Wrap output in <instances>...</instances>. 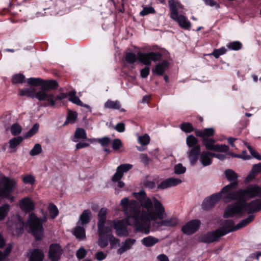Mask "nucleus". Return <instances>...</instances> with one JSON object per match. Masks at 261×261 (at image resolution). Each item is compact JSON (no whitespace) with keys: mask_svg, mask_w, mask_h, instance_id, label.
Instances as JSON below:
<instances>
[{"mask_svg":"<svg viewBox=\"0 0 261 261\" xmlns=\"http://www.w3.org/2000/svg\"><path fill=\"white\" fill-rule=\"evenodd\" d=\"M95 258L98 261H101L105 259L107 254L102 251H98L95 253Z\"/></svg>","mask_w":261,"mask_h":261,"instance_id":"nucleus-63","label":"nucleus"},{"mask_svg":"<svg viewBox=\"0 0 261 261\" xmlns=\"http://www.w3.org/2000/svg\"><path fill=\"white\" fill-rule=\"evenodd\" d=\"M138 57L133 53H125L124 59V61L128 64H133L136 62L137 60Z\"/></svg>","mask_w":261,"mask_h":261,"instance_id":"nucleus-34","label":"nucleus"},{"mask_svg":"<svg viewBox=\"0 0 261 261\" xmlns=\"http://www.w3.org/2000/svg\"><path fill=\"white\" fill-rule=\"evenodd\" d=\"M77 113L75 112L69 111L67 115L66 120L64 122L63 125H65L68 123H73L77 119Z\"/></svg>","mask_w":261,"mask_h":261,"instance_id":"nucleus-37","label":"nucleus"},{"mask_svg":"<svg viewBox=\"0 0 261 261\" xmlns=\"http://www.w3.org/2000/svg\"><path fill=\"white\" fill-rule=\"evenodd\" d=\"M199 161L203 166L210 165L212 163V152L203 151L200 153Z\"/></svg>","mask_w":261,"mask_h":261,"instance_id":"nucleus-23","label":"nucleus"},{"mask_svg":"<svg viewBox=\"0 0 261 261\" xmlns=\"http://www.w3.org/2000/svg\"><path fill=\"white\" fill-rule=\"evenodd\" d=\"M50 215L53 219L55 218L58 215V210L57 206L53 204H50L48 207Z\"/></svg>","mask_w":261,"mask_h":261,"instance_id":"nucleus-52","label":"nucleus"},{"mask_svg":"<svg viewBox=\"0 0 261 261\" xmlns=\"http://www.w3.org/2000/svg\"><path fill=\"white\" fill-rule=\"evenodd\" d=\"M58 86V82L55 80L42 81L41 88L49 91L50 90H54L57 88Z\"/></svg>","mask_w":261,"mask_h":261,"instance_id":"nucleus-26","label":"nucleus"},{"mask_svg":"<svg viewBox=\"0 0 261 261\" xmlns=\"http://www.w3.org/2000/svg\"><path fill=\"white\" fill-rule=\"evenodd\" d=\"M115 129L118 132L122 133L125 131V124L123 122H120L117 123L115 126Z\"/></svg>","mask_w":261,"mask_h":261,"instance_id":"nucleus-64","label":"nucleus"},{"mask_svg":"<svg viewBox=\"0 0 261 261\" xmlns=\"http://www.w3.org/2000/svg\"><path fill=\"white\" fill-rule=\"evenodd\" d=\"M87 251L84 248H80L77 250L76 255L79 259L83 258L86 255Z\"/></svg>","mask_w":261,"mask_h":261,"instance_id":"nucleus-62","label":"nucleus"},{"mask_svg":"<svg viewBox=\"0 0 261 261\" xmlns=\"http://www.w3.org/2000/svg\"><path fill=\"white\" fill-rule=\"evenodd\" d=\"M221 236H223V235L221 234V230L217 229L215 231L208 232L206 233L201 235L198 238V239L200 242L211 243L217 241Z\"/></svg>","mask_w":261,"mask_h":261,"instance_id":"nucleus-12","label":"nucleus"},{"mask_svg":"<svg viewBox=\"0 0 261 261\" xmlns=\"http://www.w3.org/2000/svg\"><path fill=\"white\" fill-rule=\"evenodd\" d=\"M13 84H22L25 82V76L22 74H15L12 79Z\"/></svg>","mask_w":261,"mask_h":261,"instance_id":"nucleus-42","label":"nucleus"},{"mask_svg":"<svg viewBox=\"0 0 261 261\" xmlns=\"http://www.w3.org/2000/svg\"><path fill=\"white\" fill-rule=\"evenodd\" d=\"M43 252L38 249L33 250L29 255V261H43Z\"/></svg>","mask_w":261,"mask_h":261,"instance_id":"nucleus-25","label":"nucleus"},{"mask_svg":"<svg viewBox=\"0 0 261 261\" xmlns=\"http://www.w3.org/2000/svg\"><path fill=\"white\" fill-rule=\"evenodd\" d=\"M181 182V180L176 178H169L158 186V189H165L169 187L175 186L180 184Z\"/></svg>","mask_w":261,"mask_h":261,"instance_id":"nucleus-16","label":"nucleus"},{"mask_svg":"<svg viewBox=\"0 0 261 261\" xmlns=\"http://www.w3.org/2000/svg\"><path fill=\"white\" fill-rule=\"evenodd\" d=\"M39 126V125L38 123H35L32 128L25 134L24 138H29L34 135L38 132Z\"/></svg>","mask_w":261,"mask_h":261,"instance_id":"nucleus-46","label":"nucleus"},{"mask_svg":"<svg viewBox=\"0 0 261 261\" xmlns=\"http://www.w3.org/2000/svg\"><path fill=\"white\" fill-rule=\"evenodd\" d=\"M159 242V239L152 237L148 236L141 240L142 244L146 247H151Z\"/></svg>","mask_w":261,"mask_h":261,"instance_id":"nucleus-30","label":"nucleus"},{"mask_svg":"<svg viewBox=\"0 0 261 261\" xmlns=\"http://www.w3.org/2000/svg\"><path fill=\"white\" fill-rule=\"evenodd\" d=\"M200 147L199 145H196L191 148V150L188 152V158L192 165H194L197 162L198 156L200 154Z\"/></svg>","mask_w":261,"mask_h":261,"instance_id":"nucleus-18","label":"nucleus"},{"mask_svg":"<svg viewBox=\"0 0 261 261\" xmlns=\"http://www.w3.org/2000/svg\"><path fill=\"white\" fill-rule=\"evenodd\" d=\"M225 175L227 179L230 182L229 184L225 186L222 189V193H223V200L226 202L227 201V196L229 194H232L234 191L233 190L238 186L237 180L238 175L231 169H227L225 171Z\"/></svg>","mask_w":261,"mask_h":261,"instance_id":"nucleus-7","label":"nucleus"},{"mask_svg":"<svg viewBox=\"0 0 261 261\" xmlns=\"http://www.w3.org/2000/svg\"><path fill=\"white\" fill-rule=\"evenodd\" d=\"M180 128L183 132L186 133H189L192 131L195 132L196 130L193 127L191 123L189 122L182 123L180 124Z\"/></svg>","mask_w":261,"mask_h":261,"instance_id":"nucleus-41","label":"nucleus"},{"mask_svg":"<svg viewBox=\"0 0 261 261\" xmlns=\"http://www.w3.org/2000/svg\"><path fill=\"white\" fill-rule=\"evenodd\" d=\"M254 219V216L249 215L247 218L242 220L239 224L236 225V228L240 229L249 224L253 221Z\"/></svg>","mask_w":261,"mask_h":261,"instance_id":"nucleus-36","label":"nucleus"},{"mask_svg":"<svg viewBox=\"0 0 261 261\" xmlns=\"http://www.w3.org/2000/svg\"><path fill=\"white\" fill-rule=\"evenodd\" d=\"M186 170V168L181 164H178L174 167V172L177 174H183Z\"/></svg>","mask_w":261,"mask_h":261,"instance_id":"nucleus-58","label":"nucleus"},{"mask_svg":"<svg viewBox=\"0 0 261 261\" xmlns=\"http://www.w3.org/2000/svg\"><path fill=\"white\" fill-rule=\"evenodd\" d=\"M138 142L142 145H146L149 143L150 138L147 134L138 137Z\"/></svg>","mask_w":261,"mask_h":261,"instance_id":"nucleus-51","label":"nucleus"},{"mask_svg":"<svg viewBox=\"0 0 261 261\" xmlns=\"http://www.w3.org/2000/svg\"><path fill=\"white\" fill-rule=\"evenodd\" d=\"M74 234L78 239H83L85 237V231L83 227L76 226L74 230Z\"/></svg>","mask_w":261,"mask_h":261,"instance_id":"nucleus-39","label":"nucleus"},{"mask_svg":"<svg viewBox=\"0 0 261 261\" xmlns=\"http://www.w3.org/2000/svg\"><path fill=\"white\" fill-rule=\"evenodd\" d=\"M167 66L168 62L167 61H163L162 63H159L155 67V71L156 73L160 75H163L165 68Z\"/></svg>","mask_w":261,"mask_h":261,"instance_id":"nucleus-35","label":"nucleus"},{"mask_svg":"<svg viewBox=\"0 0 261 261\" xmlns=\"http://www.w3.org/2000/svg\"><path fill=\"white\" fill-rule=\"evenodd\" d=\"M96 141L103 147L108 146L111 143V139L108 137L98 138L96 139Z\"/></svg>","mask_w":261,"mask_h":261,"instance_id":"nucleus-45","label":"nucleus"},{"mask_svg":"<svg viewBox=\"0 0 261 261\" xmlns=\"http://www.w3.org/2000/svg\"><path fill=\"white\" fill-rule=\"evenodd\" d=\"M22 179L25 184H33L35 181V178L31 175L23 176L22 177Z\"/></svg>","mask_w":261,"mask_h":261,"instance_id":"nucleus-59","label":"nucleus"},{"mask_svg":"<svg viewBox=\"0 0 261 261\" xmlns=\"http://www.w3.org/2000/svg\"><path fill=\"white\" fill-rule=\"evenodd\" d=\"M108 238L112 248L119 244V240L116 239L111 233L108 234Z\"/></svg>","mask_w":261,"mask_h":261,"instance_id":"nucleus-54","label":"nucleus"},{"mask_svg":"<svg viewBox=\"0 0 261 261\" xmlns=\"http://www.w3.org/2000/svg\"><path fill=\"white\" fill-rule=\"evenodd\" d=\"M75 93L76 92L74 90L69 92V100L76 105H81L82 102L80 98L75 95Z\"/></svg>","mask_w":261,"mask_h":261,"instance_id":"nucleus-38","label":"nucleus"},{"mask_svg":"<svg viewBox=\"0 0 261 261\" xmlns=\"http://www.w3.org/2000/svg\"><path fill=\"white\" fill-rule=\"evenodd\" d=\"M35 98L40 101H44V107L55 106L54 94L41 88L36 92Z\"/></svg>","mask_w":261,"mask_h":261,"instance_id":"nucleus-8","label":"nucleus"},{"mask_svg":"<svg viewBox=\"0 0 261 261\" xmlns=\"http://www.w3.org/2000/svg\"><path fill=\"white\" fill-rule=\"evenodd\" d=\"M136 242V240L132 238H127L121 243L119 248L117 250L118 254H122L126 251L132 248Z\"/></svg>","mask_w":261,"mask_h":261,"instance_id":"nucleus-15","label":"nucleus"},{"mask_svg":"<svg viewBox=\"0 0 261 261\" xmlns=\"http://www.w3.org/2000/svg\"><path fill=\"white\" fill-rule=\"evenodd\" d=\"M133 167V165L129 164H121L117 167L118 170L122 172L123 174L124 172H126L130 170Z\"/></svg>","mask_w":261,"mask_h":261,"instance_id":"nucleus-56","label":"nucleus"},{"mask_svg":"<svg viewBox=\"0 0 261 261\" xmlns=\"http://www.w3.org/2000/svg\"><path fill=\"white\" fill-rule=\"evenodd\" d=\"M215 133L214 129L212 128H205L204 130H195V135L197 136L201 137L202 139L204 138H208L214 135Z\"/></svg>","mask_w":261,"mask_h":261,"instance_id":"nucleus-27","label":"nucleus"},{"mask_svg":"<svg viewBox=\"0 0 261 261\" xmlns=\"http://www.w3.org/2000/svg\"><path fill=\"white\" fill-rule=\"evenodd\" d=\"M87 139V135L85 130L82 128H76L72 141L75 142L79 141L80 140Z\"/></svg>","mask_w":261,"mask_h":261,"instance_id":"nucleus-29","label":"nucleus"},{"mask_svg":"<svg viewBox=\"0 0 261 261\" xmlns=\"http://www.w3.org/2000/svg\"><path fill=\"white\" fill-rule=\"evenodd\" d=\"M138 60L145 65L151 64V61H157L161 57V54L159 53L150 52L147 53H138L137 54Z\"/></svg>","mask_w":261,"mask_h":261,"instance_id":"nucleus-9","label":"nucleus"},{"mask_svg":"<svg viewBox=\"0 0 261 261\" xmlns=\"http://www.w3.org/2000/svg\"><path fill=\"white\" fill-rule=\"evenodd\" d=\"M12 246H8L5 250L4 252L0 251V261H2L10 253L11 251Z\"/></svg>","mask_w":261,"mask_h":261,"instance_id":"nucleus-60","label":"nucleus"},{"mask_svg":"<svg viewBox=\"0 0 261 261\" xmlns=\"http://www.w3.org/2000/svg\"><path fill=\"white\" fill-rule=\"evenodd\" d=\"M261 210V199H257L252 200L249 203H236L230 204L226 208L224 217L229 218L235 215L241 214L244 212L252 213L258 212Z\"/></svg>","mask_w":261,"mask_h":261,"instance_id":"nucleus-2","label":"nucleus"},{"mask_svg":"<svg viewBox=\"0 0 261 261\" xmlns=\"http://www.w3.org/2000/svg\"><path fill=\"white\" fill-rule=\"evenodd\" d=\"M155 12V10L152 7H143V9L140 14L141 16H144L149 14L154 13Z\"/></svg>","mask_w":261,"mask_h":261,"instance_id":"nucleus-50","label":"nucleus"},{"mask_svg":"<svg viewBox=\"0 0 261 261\" xmlns=\"http://www.w3.org/2000/svg\"><path fill=\"white\" fill-rule=\"evenodd\" d=\"M19 205L21 210L29 212L33 211L34 207L33 202L28 197L21 199Z\"/></svg>","mask_w":261,"mask_h":261,"instance_id":"nucleus-22","label":"nucleus"},{"mask_svg":"<svg viewBox=\"0 0 261 261\" xmlns=\"http://www.w3.org/2000/svg\"><path fill=\"white\" fill-rule=\"evenodd\" d=\"M42 80L40 78H30L28 79V83L30 85L37 86L42 84Z\"/></svg>","mask_w":261,"mask_h":261,"instance_id":"nucleus-57","label":"nucleus"},{"mask_svg":"<svg viewBox=\"0 0 261 261\" xmlns=\"http://www.w3.org/2000/svg\"><path fill=\"white\" fill-rule=\"evenodd\" d=\"M120 104L119 101H112L108 100L105 103V107L107 109H119L120 108Z\"/></svg>","mask_w":261,"mask_h":261,"instance_id":"nucleus-33","label":"nucleus"},{"mask_svg":"<svg viewBox=\"0 0 261 261\" xmlns=\"http://www.w3.org/2000/svg\"><path fill=\"white\" fill-rule=\"evenodd\" d=\"M133 195L139 202L124 198L121 199L120 204L122 212L127 216V224L135 226L137 231L149 233L151 221L153 222V226L157 229L163 227H173L178 224V220L175 217L163 219L166 216L165 207L155 197L150 199L147 197L144 191L134 193Z\"/></svg>","mask_w":261,"mask_h":261,"instance_id":"nucleus-1","label":"nucleus"},{"mask_svg":"<svg viewBox=\"0 0 261 261\" xmlns=\"http://www.w3.org/2000/svg\"><path fill=\"white\" fill-rule=\"evenodd\" d=\"M261 172V163L253 165L251 172L246 178L247 182L252 181L256 175Z\"/></svg>","mask_w":261,"mask_h":261,"instance_id":"nucleus-24","label":"nucleus"},{"mask_svg":"<svg viewBox=\"0 0 261 261\" xmlns=\"http://www.w3.org/2000/svg\"><path fill=\"white\" fill-rule=\"evenodd\" d=\"M35 89L33 87L24 88L20 90L19 95L31 97H35Z\"/></svg>","mask_w":261,"mask_h":261,"instance_id":"nucleus-32","label":"nucleus"},{"mask_svg":"<svg viewBox=\"0 0 261 261\" xmlns=\"http://www.w3.org/2000/svg\"><path fill=\"white\" fill-rule=\"evenodd\" d=\"M228 195L226 198H227L226 202L237 199L240 201V203H244L255 197H261V187L256 184L250 185L245 189L234 191L233 193L229 194Z\"/></svg>","mask_w":261,"mask_h":261,"instance_id":"nucleus-4","label":"nucleus"},{"mask_svg":"<svg viewBox=\"0 0 261 261\" xmlns=\"http://www.w3.org/2000/svg\"><path fill=\"white\" fill-rule=\"evenodd\" d=\"M46 217L43 219L38 218L34 213L30 214L25 223V228L31 232L37 240H40L43 235L42 224L46 221Z\"/></svg>","mask_w":261,"mask_h":261,"instance_id":"nucleus-5","label":"nucleus"},{"mask_svg":"<svg viewBox=\"0 0 261 261\" xmlns=\"http://www.w3.org/2000/svg\"><path fill=\"white\" fill-rule=\"evenodd\" d=\"M114 227L116 229V234L119 236H127L128 232L121 221L114 222Z\"/></svg>","mask_w":261,"mask_h":261,"instance_id":"nucleus-21","label":"nucleus"},{"mask_svg":"<svg viewBox=\"0 0 261 261\" xmlns=\"http://www.w3.org/2000/svg\"><path fill=\"white\" fill-rule=\"evenodd\" d=\"M236 228V225L234 226V223L232 220H226L224 222L223 226L222 228L218 229L221 230V234L223 236L228 233V232L238 230Z\"/></svg>","mask_w":261,"mask_h":261,"instance_id":"nucleus-19","label":"nucleus"},{"mask_svg":"<svg viewBox=\"0 0 261 261\" xmlns=\"http://www.w3.org/2000/svg\"><path fill=\"white\" fill-rule=\"evenodd\" d=\"M168 3L171 12L170 17L176 16V15L178 14V11L183 9L182 5L176 0H169Z\"/></svg>","mask_w":261,"mask_h":261,"instance_id":"nucleus-20","label":"nucleus"},{"mask_svg":"<svg viewBox=\"0 0 261 261\" xmlns=\"http://www.w3.org/2000/svg\"><path fill=\"white\" fill-rule=\"evenodd\" d=\"M226 51V49L223 47L219 49H214L212 55L216 58H218L221 55L224 54Z\"/></svg>","mask_w":261,"mask_h":261,"instance_id":"nucleus-55","label":"nucleus"},{"mask_svg":"<svg viewBox=\"0 0 261 261\" xmlns=\"http://www.w3.org/2000/svg\"><path fill=\"white\" fill-rule=\"evenodd\" d=\"M92 213L89 210H84L80 217L81 224L83 225L89 223L91 220Z\"/></svg>","mask_w":261,"mask_h":261,"instance_id":"nucleus-28","label":"nucleus"},{"mask_svg":"<svg viewBox=\"0 0 261 261\" xmlns=\"http://www.w3.org/2000/svg\"><path fill=\"white\" fill-rule=\"evenodd\" d=\"M112 147L113 150L117 151L123 147L122 141L120 139L117 138L111 141Z\"/></svg>","mask_w":261,"mask_h":261,"instance_id":"nucleus-43","label":"nucleus"},{"mask_svg":"<svg viewBox=\"0 0 261 261\" xmlns=\"http://www.w3.org/2000/svg\"><path fill=\"white\" fill-rule=\"evenodd\" d=\"M62 254L61 246L58 244L50 245L49 251V258L51 261H58Z\"/></svg>","mask_w":261,"mask_h":261,"instance_id":"nucleus-14","label":"nucleus"},{"mask_svg":"<svg viewBox=\"0 0 261 261\" xmlns=\"http://www.w3.org/2000/svg\"><path fill=\"white\" fill-rule=\"evenodd\" d=\"M16 181L5 176L0 177V198H5L11 202L14 201V197L12 195L16 186Z\"/></svg>","mask_w":261,"mask_h":261,"instance_id":"nucleus-6","label":"nucleus"},{"mask_svg":"<svg viewBox=\"0 0 261 261\" xmlns=\"http://www.w3.org/2000/svg\"><path fill=\"white\" fill-rule=\"evenodd\" d=\"M21 126L17 123L13 124L11 127V132L14 136L19 135L21 132Z\"/></svg>","mask_w":261,"mask_h":261,"instance_id":"nucleus-44","label":"nucleus"},{"mask_svg":"<svg viewBox=\"0 0 261 261\" xmlns=\"http://www.w3.org/2000/svg\"><path fill=\"white\" fill-rule=\"evenodd\" d=\"M42 151V147L40 144H36L32 149L30 151V154L34 156L39 154Z\"/></svg>","mask_w":261,"mask_h":261,"instance_id":"nucleus-48","label":"nucleus"},{"mask_svg":"<svg viewBox=\"0 0 261 261\" xmlns=\"http://www.w3.org/2000/svg\"><path fill=\"white\" fill-rule=\"evenodd\" d=\"M245 144L247 147L250 153L251 154L253 157L258 160H261V155L257 151H256L251 146L249 145L247 143H245Z\"/></svg>","mask_w":261,"mask_h":261,"instance_id":"nucleus-53","label":"nucleus"},{"mask_svg":"<svg viewBox=\"0 0 261 261\" xmlns=\"http://www.w3.org/2000/svg\"><path fill=\"white\" fill-rule=\"evenodd\" d=\"M171 18L174 20L177 21L179 25L186 30H189L191 28V22L188 21L187 18L182 15H179L178 14L176 16H172Z\"/></svg>","mask_w":261,"mask_h":261,"instance_id":"nucleus-17","label":"nucleus"},{"mask_svg":"<svg viewBox=\"0 0 261 261\" xmlns=\"http://www.w3.org/2000/svg\"><path fill=\"white\" fill-rule=\"evenodd\" d=\"M223 193H222L221 190L220 192L212 195L210 197L206 198L202 203V208L204 210H208L211 209L221 198L223 199Z\"/></svg>","mask_w":261,"mask_h":261,"instance_id":"nucleus-11","label":"nucleus"},{"mask_svg":"<svg viewBox=\"0 0 261 261\" xmlns=\"http://www.w3.org/2000/svg\"><path fill=\"white\" fill-rule=\"evenodd\" d=\"M215 140L213 139L204 138L202 139V143L206 148L208 150L219 152H226L229 149V147L225 145H214Z\"/></svg>","mask_w":261,"mask_h":261,"instance_id":"nucleus-13","label":"nucleus"},{"mask_svg":"<svg viewBox=\"0 0 261 261\" xmlns=\"http://www.w3.org/2000/svg\"><path fill=\"white\" fill-rule=\"evenodd\" d=\"M186 143L188 147H193L196 145H199L197 144L198 140L192 135L188 136L186 139Z\"/></svg>","mask_w":261,"mask_h":261,"instance_id":"nucleus-40","label":"nucleus"},{"mask_svg":"<svg viewBox=\"0 0 261 261\" xmlns=\"http://www.w3.org/2000/svg\"><path fill=\"white\" fill-rule=\"evenodd\" d=\"M122 176L123 174L122 173V172H120L117 169L116 172L114 174L112 178V180L113 182L119 181L122 178Z\"/></svg>","mask_w":261,"mask_h":261,"instance_id":"nucleus-61","label":"nucleus"},{"mask_svg":"<svg viewBox=\"0 0 261 261\" xmlns=\"http://www.w3.org/2000/svg\"><path fill=\"white\" fill-rule=\"evenodd\" d=\"M200 225L201 222L199 220H192L182 226L181 231L184 234L191 235L198 230Z\"/></svg>","mask_w":261,"mask_h":261,"instance_id":"nucleus-10","label":"nucleus"},{"mask_svg":"<svg viewBox=\"0 0 261 261\" xmlns=\"http://www.w3.org/2000/svg\"><path fill=\"white\" fill-rule=\"evenodd\" d=\"M227 47L232 50H239L242 47V44L239 41H233L228 43Z\"/></svg>","mask_w":261,"mask_h":261,"instance_id":"nucleus-49","label":"nucleus"},{"mask_svg":"<svg viewBox=\"0 0 261 261\" xmlns=\"http://www.w3.org/2000/svg\"><path fill=\"white\" fill-rule=\"evenodd\" d=\"M107 212V208H101L97 215V231L98 234L97 244L102 248L108 246V234L112 233V231L110 226H105Z\"/></svg>","mask_w":261,"mask_h":261,"instance_id":"nucleus-3","label":"nucleus"},{"mask_svg":"<svg viewBox=\"0 0 261 261\" xmlns=\"http://www.w3.org/2000/svg\"><path fill=\"white\" fill-rule=\"evenodd\" d=\"M9 209V205L5 204L0 207V220H3L6 216Z\"/></svg>","mask_w":261,"mask_h":261,"instance_id":"nucleus-47","label":"nucleus"},{"mask_svg":"<svg viewBox=\"0 0 261 261\" xmlns=\"http://www.w3.org/2000/svg\"><path fill=\"white\" fill-rule=\"evenodd\" d=\"M23 138L21 137H17L14 138L9 141V147L11 149V152H15L16 151V147L20 144L22 141Z\"/></svg>","mask_w":261,"mask_h":261,"instance_id":"nucleus-31","label":"nucleus"}]
</instances>
